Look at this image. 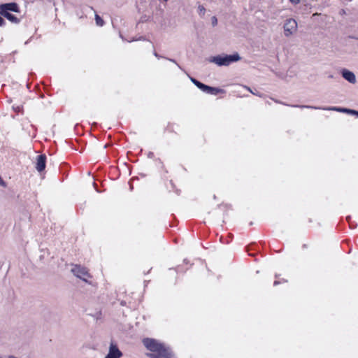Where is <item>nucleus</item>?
Instances as JSON below:
<instances>
[{"mask_svg":"<svg viewBox=\"0 0 358 358\" xmlns=\"http://www.w3.org/2000/svg\"><path fill=\"white\" fill-rule=\"evenodd\" d=\"M241 59V57L238 53L234 55H217L210 59V62L217 64V66H229L233 62H238Z\"/></svg>","mask_w":358,"mask_h":358,"instance_id":"2","label":"nucleus"},{"mask_svg":"<svg viewBox=\"0 0 358 358\" xmlns=\"http://www.w3.org/2000/svg\"><path fill=\"white\" fill-rule=\"evenodd\" d=\"M199 14L201 16L204 15L206 13V8L202 5L198 6Z\"/></svg>","mask_w":358,"mask_h":358,"instance_id":"15","label":"nucleus"},{"mask_svg":"<svg viewBox=\"0 0 358 358\" xmlns=\"http://www.w3.org/2000/svg\"><path fill=\"white\" fill-rule=\"evenodd\" d=\"M298 29L297 22L293 18L287 19L283 24L284 35L289 38L295 34Z\"/></svg>","mask_w":358,"mask_h":358,"instance_id":"3","label":"nucleus"},{"mask_svg":"<svg viewBox=\"0 0 358 358\" xmlns=\"http://www.w3.org/2000/svg\"><path fill=\"white\" fill-rule=\"evenodd\" d=\"M278 284H279V282H278V281H275L273 285L275 286V285H278Z\"/></svg>","mask_w":358,"mask_h":358,"instance_id":"21","label":"nucleus"},{"mask_svg":"<svg viewBox=\"0 0 358 358\" xmlns=\"http://www.w3.org/2000/svg\"><path fill=\"white\" fill-rule=\"evenodd\" d=\"M1 16L2 15L0 14V27H3L6 24V21Z\"/></svg>","mask_w":358,"mask_h":358,"instance_id":"18","label":"nucleus"},{"mask_svg":"<svg viewBox=\"0 0 358 358\" xmlns=\"http://www.w3.org/2000/svg\"><path fill=\"white\" fill-rule=\"evenodd\" d=\"M341 73L343 78L348 80L349 83L352 84H355L356 83V77L353 72L344 69L342 70Z\"/></svg>","mask_w":358,"mask_h":358,"instance_id":"8","label":"nucleus"},{"mask_svg":"<svg viewBox=\"0 0 358 358\" xmlns=\"http://www.w3.org/2000/svg\"><path fill=\"white\" fill-rule=\"evenodd\" d=\"M164 1H167L168 0H164Z\"/></svg>","mask_w":358,"mask_h":358,"instance_id":"24","label":"nucleus"},{"mask_svg":"<svg viewBox=\"0 0 358 358\" xmlns=\"http://www.w3.org/2000/svg\"><path fill=\"white\" fill-rule=\"evenodd\" d=\"M0 186L3 187H6V183L2 179V178L1 176H0Z\"/></svg>","mask_w":358,"mask_h":358,"instance_id":"19","label":"nucleus"},{"mask_svg":"<svg viewBox=\"0 0 358 358\" xmlns=\"http://www.w3.org/2000/svg\"><path fill=\"white\" fill-rule=\"evenodd\" d=\"M123 354L118 348L117 343L114 341L110 343L108 352L105 358H121Z\"/></svg>","mask_w":358,"mask_h":358,"instance_id":"5","label":"nucleus"},{"mask_svg":"<svg viewBox=\"0 0 358 358\" xmlns=\"http://www.w3.org/2000/svg\"><path fill=\"white\" fill-rule=\"evenodd\" d=\"M95 21H96V25L99 26V27H102L103 26L104 24V21L103 20V19L97 14H95Z\"/></svg>","mask_w":358,"mask_h":358,"instance_id":"13","label":"nucleus"},{"mask_svg":"<svg viewBox=\"0 0 358 358\" xmlns=\"http://www.w3.org/2000/svg\"><path fill=\"white\" fill-rule=\"evenodd\" d=\"M0 14L12 23L18 24L20 22V20L9 12H0Z\"/></svg>","mask_w":358,"mask_h":358,"instance_id":"9","label":"nucleus"},{"mask_svg":"<svg viewBox=\"0 0 358 358\" xmlns=\"http://www.w3.org/2000/svg\"><path fill=\"white\" fill-rule=\"evenodd\" d=\"M292 107H298L301 108H313V109H321L320 107L311 106H305V105H293Z\"/></svg>","mask_w":358,"mask_h":358,"instance_id":"14","label":"nucleus"},{"mask_svg":"<svg viewBox=\"0 0 358 358\" xmlns=\"http://www.w3.org/2000/svg\"><path fill=\"white\" fill-rule=\"evenodd\" d=\"M190 80L198 88H199L202 91L204 90L206 85L199 82V80H197L196 79H195L194 78H191Z\"/></svg>","mask_w":358,"mask_h":358,"instance_id":"12","label":"nucleus"},{"mask_svg":"<svg viewBox=\"0 0 358 358\" xmlns=\"http://www.w3.org/2000/svg\"><path fill=\"white\" fill-rule=\"evenodd\" d=\"M15 12L19 13L20 8L17 3L15 2L3 3L0 5V12Z\"/></svg>","mask_w":358,"mask_h":358,"instance_id":"6","label":"nucleus"},{"mask_svg":"<svg viewBox=\"0 0 358 358\" xmlns=\"http://www.w3.org/2000/svg\"><path fill=\"white\" fill-rule=\"evenodd\" d=\"M154 55H155V57H159L157 52H155V53H154Z\"/></svg>","mask_w":358,"mask_h":358,"instance_id":"22","label":"nucleus"},{"mask_svg":"<svg viewBox=\"0 0 358 358\" xmlns=\"http://www.w3.org/2000/svg\"><path fill=\"white\" fill-rule=\"evenodd\" d=\"M46 157L45 155H41L37 157L36 169L38 172L43 171L45 168Z\"/></svg>","mask_w":358,"mask_h":358,"instance_id":"7","label":"nucleus"},{"mask_svg":"<svg viewBox=\"0 0 358 358\" xmlns=\"http://www.w3.org/2000/svg\"><path fill=\"white\" fill-rule=\"evenodd\" d=\"M211 22H212V25L213 27L216 26L217 24V19L215 16H213L212 18H211Z\"/></svg>","mask_w":358,"mask_h":358,"instance_id":"17","label":"nucleus"},{"mask_svg":"<svg viewBox=\"0 0 358 358\" xmlns=\"http://www.w3.org/2000/svg\"><path fill=\"white\" fill-rule=\"evenodd\" d=\"M145 347L152 352L147 353L150 358H172V352L169 348L155 339L146 338L143 340Z\"/></svg>","mask_w":358,"mask_h":358,"instance_id":"1","label":"nucleus"},{"mask_svg":"<svg viewBox=\"0 0 358 358\" xmlns=\"http://www.w3.org/2000/svg\"><path fill=\"white\" fill-rule=\"evenodd\" d=\"M203 92H206L207 94L216 95L220 92H222L223 90L217 87L206 85Z\"/></svg>","mask_w":358,"mask_h":358,"instance_id":"11","label":"nucleus"},{"mask_svg":"<svg viewBox=\"0 0 358 358\" xmlns=\"http://www.w3.org/2000/svg\"><path fill=\"white\" fill-rule=\"evenodd\" d=\"M71 272L77 278H79L85 282L87 281V278H91L87 269L85 267L80 266V265H74L71 269Z\"/></svg>","mask_w":358,"mask_h":358,"instance_id":"4","label":"nucleus"},{"mask_svg":"<svg viewBox=\"0 0 358 358\" xmlns=\"http://www.w3.org/2000/svg\"><path fill=\"white\" fill-rule=\"evenodd\" d=\"M243 88L246 89L248 91H249L250 92H251L252 94H255V95H257V96H262V95L258 92H255V91H252L249 87L248 86H242Z\"/></svg>","mask_w":358,"mask_h":358,"instance_id":"16","label":"nucleus"},{"mask_svg":"<svg viewBox=\"0 0 358 358\" xmlns=\"http://www.w3.org/2000/svg\"><path fill=\"white\" fill-rule=\"evenodd\" d=\"M289 1L294 4H297L300 3L301 0H289Z\"/></svg>","mask_w":358,"mask_h":358,"instance_id":"20","label":"nucleus"},{"mask_svg":"<svg viewBox=\"0 0 358 358\" xmlns=\"http://www.w3.org/2000/svg\"><path fill=\"white\" fill-rule=\"evenodd\" d=\"M327 110H335V111H339V112H344L349 114H353L358 116V111L352 110V109H348V108H337V107H331L329 108H327Z\"/></svg>","mask_w":358,"mask_h":358,"instance_id":"10","label":"nucleus"},{"mask_svg":"<svg viewBox=\"0 0 358 358\" xmlns=\"http://www.w3.org/2000/svg\"><path fill=\"white\" fill-rule=\"evenodd\" d=\"M170 61H171L173 62H176L173 59H170Z\"/></svg>","mask_w":358,"mask_h":358,"instance_id":"23","label":"nucleus"}]
</instances>
